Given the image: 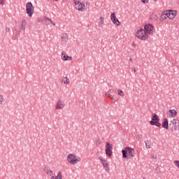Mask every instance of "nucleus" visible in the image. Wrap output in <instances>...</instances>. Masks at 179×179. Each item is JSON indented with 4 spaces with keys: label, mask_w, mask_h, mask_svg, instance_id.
<instances>
[{
    "label": "nucleus",
    "mask_w": 179,
    "mask_h": 179,
    "mask_svg": "<svg viewBox=\"0 0 179 179\" xmlns=\"http://www.w3.org/2000/svg\"><path fill=\"white\" fill-rule=\"evenodd\" d=\"M75 8L79 12H85L87 9H88L90 4L87 1L80 2L78 0H74Z\"/></svg>",
    "instance_id": "obj_1"
},
{
    "label": "nucleus",
    "mask_w": 179,
    "mask_h": 179,
    "mask_svg": "<svg viewBox=\"0 0 179 179\" xmlns=\"http://www.w3.org/2000/svg\"><path fill=\"white\" fill-rule=\"evenodd\" d=\"M136 37L138 38V40H142L143 41H145L149 38L148 35L146 34V31L143 29H138L136 32Z\"/></svg>",
    "instance_id": "obj_2"
},
{
    "label": "nucleus",
    "mask_w": 179,
    "mask_h": 179,
    "mask_svg": "<svg viewBox=\"0 0 179 179\" xmlns=\"http://www.w3.org/2000/svg\"><path fill=\"white\" fill-rule=\"evenodd\" d=\"M67 162L69 164L75 166V164H78L80 162V158L75 155V154H69L67 156Z\"/></svg>",
    "instance_id": "obj_3"
},
{
    "label": "nucleus",
    "mask_w": 179,
    "mask_h": 179,
    "mask_svg": "<svg viewBox=\"0 0 179 179\" xmlns=\"http://www.w3.org/2000/svg\"><path fill=\"white\" fill-rule=\"evenodd\" d=\"M122 153L123 159H127V157H128L127 153H128L131 157H135L136 155L135 149L131 148L129 147H126L124 150H122Z\"/></svg>",
    "instance_id": "obj_4"
},
{
    "label": "nucleus",
    "mask_w": 179,
    "mask_h": 179,
    "mask_svg": "<svg viewBox=\"0 0 179 179\" xmlns=\"http://www.w3.org/2000/svg\"><path fill=\"white\" fill-rule=\"evenodd\" d=\"M169 127L172 132L179 131V120L178 119L173 118L169 123Z\"/></svg>",
    "instance_id": "obj_5"
},
{
    "label": "nucleus",
    "mask_w": 179,
    "mask_h": 179,
    "mask_svg": "<svg viewBox=\"0 0 179 179\" xmlns=\"http://www.w3.org/2000/svg\"><path fill=\"white\" fill-rule=\"evenodd\" d=\"M159 121H160L159 116H157V115L155 113H153L152 115V120L150 121V125H155V127L160 128V127H162V124L159 122Z\"/></svg>",
    "instance_id": "obj_6"
},
{
    "label": "nucleus",
    "mask_w": 179,
    "mask_h": 179,
    "mask_svg": "<svg viewBox=\"0 0 179 179\" xmlns=\"http://www.w3.org/2000/svg\"><path fill=\"white\" fill-rule=\"evenodd\" d=\"M26 13L28 14L29 17H31L34 14V6L31 2H28L26 3Z\"/></svg>",
    "instance_id": "obj_7"
},
{
    "label": "nucleus",
    "mask_w": 179,
    "mask_h": 179,
    "mask_svg": "<svg viewBox=\"0 0 179 179\" xmlns=\"http://www.w3.org/2000/svg\"><path fill=\"white\" fill-rule=\"evenodd\" d=\"M144 31L149 37V36H152L155 33V27L152 24H147L144 26Z\"/></svg>",
    "instance_id": "obj_8"
},
{
    "label": "nucleus",
    "mask_w": 179,
    "mask_h": 179,
    "mask_svg": "<svg viewBox=\"0 0 179 179\" xmlns=\"http://www.w3.org/2000/svg\"><path fill=\"white\" fill-rule=\"evenodd\" d=\"M105 149L106 156L111 157L113 156V145L107 142L105 145Z\"/></svg>",
    "instance_id": "obj_9"
},
{
    "label": "nucleus",
    "mask_w": 179,
    "mask_h": 179,
    "mask_svg": "<svg viewBox=\"0 0 179 179\" xmlns=\"http://www.w3.org/2000/svg\"><path fill=\"white\" fill-rule=\"evenodd\" d=\"M99 160L101 162L105 171L108 173V171H110V165L108 164V162H107V160L101 156L99 157Z\"/></svg>",
    "instance_id": "obj_10"
},
{
    "label": "nucleus",
    "mask_w": 179,
    "mask_h": 179,
    "mask_svg": "<svg viewBox=\"0 0 179 179\" xmlns=\"http://www.w3.org/2000/svg\"><path fill=\"white\" fill-rule=\"evenodd\" d=\"M55 110H64L65 108V101L62 99H59L55 106Z\"/></svg>",
    "instance_id": "obj_11"
},
{
    "label": "nucleus",
    "mask_w": 179,
    "mask_h": 179,
    "mask_svg": "<svg viewBox=\"0 0 179 179\" xmlns=\"http://www.w3.org/2000/svg\"><path fill=\"white\" fill-rule=\"evenodd\" d=\"M168 18L171 20H173V19H176V17L177 16V10H166Z\"/></svg>",
    "instance_id": "obj_12"
},
{
    "label": "nucleus",
    "mask_w": 179,
    "mask_h": 179,
    "mask_svg": "<svg viewBox=\"0 0 179 179\" xmlns=\"http://www.w3.org/2000/svg\"><path fill=\"white\" fill-rule=\"evenodd\" d=\"M177 110L176 109H171L166 113L168 118H176L177 117Z\"/></svg>",
    "instance_id": "obj_13"
},
{
    "label": "nucleus",
    "mask_w": 179,
    "mask_h": 179,
    "mask_svg": "<svg viewBox=\"0 0 179 179\" xmlns=\"http://www.w3.org/2000/svg\"><path fill=\"white\" fill-rule=\"evenodd\" d=\"M110 19H111L113 23H114V24H115V26H120L121 24V23L120 22V20H118V19L115 16V13H111Z\"/></svg>",
    "instance_id": "obj_14"
},
{
    "label": "nucleus",
    "mask_w": 179,
    "mask_h": 179,
    "mask_svg": "<svg viewBox=\"0 0 179 179\" xmlns=\"http://www.w3.org/2000/svg\"><path fill=\"white\" fill-rule=\"evenodd\" d=\"M61 59H62V61H72V57L69 56L65 52H62L61 54Z\"/></svg>",
    "instance_id": "obj_15"
},
{
    "label": "nucleus",
    "mask_w": 179,
    "mask_h": 179,
    "mask_svg": "<svg viewBox=\"0 0 179 179\" xmlns=\"http://www.w3.org/2000/svg\"><path fill=\"white\" fill-rule=\"evenodd\" d=\"M61 83L63 85H69L71 80L67 76H63L60 80Z\"/></svg>",
    "instance_id": "obj_16"
},
{
    "label": "nucleus",
    "mask_w": 179,
    "mask_h": 179,
    "mask_svg": "<svg viewBox=\"0 0 179 179\" xmlns=\"http://www.w3.org/2000/svg\"><path fill=\"white\" fill-rule=\"evenodd\" d=\"M167 17H169V15L167 14V10H164L162 13V15L159 17V20L160 22H164V20H166Z\"/></svg>",
    "instance_id": "obj_17"
},
{
    "label": "nucleus",
    "mask_w": 179,
    "mask_h": 179,
    "mask_svg": "<svg viewBox=\"0 0 179 179\" xmlns=\"http://www.w3.org/2000/svg\"><path fill=\"white\" fill-rule=\"evenodd\" d=\"M162 127L164 129H166V130L169 129V120L167 118H164L163 119Z\"/></svg>",
    "instance_id": "obj_18"
},
{
    "label": "nucleus",
    "mask_w": 179,
    "mask_h": 179,
    "mask_svg": "<svg viewBox=\"0 0 179 179\" xmlns=\"http://www.w3.org/2000/svg\"><path fill=\"white\" fill-rule=\"evenodd\" d=\"M44 171L45 174H47V176H54V172L48 166H45L44 168Z\"/></svg>",
    "instance_id": "obj_19"
},
{
    "label": "nucleus",
    "mask_w": 179,
    "mask_h": 179,
    "mask_svg": "<svg viewBox=\"0 0 179 179\" xmlns=\"http://www.w3.org/2000/svg\"><path fill=\"white\" fill-rule=\"evenodd\" d=\"M69 38V36H68L67 34H63L61 36V41L62 43H66Z\"/></svg>",
    "instance_id": "obj_20"
},
{
    "label": "nucleus",
    "mask_w": 179,
    "mask_h": 179,
    "mask_svg": "<svg viewBox=\"0 0 179 179\" xmlns=\"http://www.w3.org/2000/svg\"><path fill=\"white\" fill-rule=\"evenodd\" d=\"M27 27V22L26 20H23L21 22V30H26V27Z\"/></svg>",
    "instance_id": "obj_21"
},
{
    "label": "nucleus",
    "mask_w": 179,
    "mask_h": 179,
    "mask_svg": "<svg viewBox=\"0 0 179 179\" xmlns=\"http://www.w3.org/2000/svg\"><path fill=\"white\" fill-rule=\"evenodd\" d=\"M150 19H151V20H154V22H156V20L159 19V16L157 15V14L152 13L150 17Z\"/></svg>",
    "instance_id": "obj_22"
},
{
    "label": "nucleus",
    "mask_w": 179,
    "mask_h": 179,
    "mask_svg": "<svg viewBox=\"0 0 179 179\" xmlns=\"http://www.w3.org/2000/svg\"><path fill=\"white\" fill-rule=\"evenodd\" d=\"M45 22L46 24H50V23H51V24H53V26H55V22L52 21L51 19L48 17L45 18Z\"/></svg>",
    "instance_id": "obj_23"
},
{
    "label": "nucleus",
    "mask_w": 179,
    "mask_h": 179,
    "mask_svg": "<svg viewBox=\"0 0 179 179\" xmlns=\"http://www.w3.org/2000/svg\"><path fill=\"white\" fill-rule=\"evenodd\" d=\"M99 27H103V26H104V17H99Z\"/></svg>",
    "instance_id": "obj_24"
},
{
    "label": "nucleus",
    "mask_w": 179,
    "mask_h": 179,
    "mask_svg": "<svg viewBox=\"0 0 179 179\" xmlns=\"http://www.w3.org/2000/svg\"><path fill=\"white\" fill-rule=\"evenodd\" d=\"M50 179H62V173L59 172L57 176H52Z\"/></svg>",
    "instance_id": "obj_25"
},
{
    "label": "nucleus",
    "mask_w": 179,
    "mask_h": 179,
    "mask_svg": "<svg viewBox=\"0 0 179 179\" xmlns=\"http://www.w3.org/2000/svg\"><path fill=\"white\" fill-rule=\"evenodd\" d=\"M117 94H119V96H120V97L125 96V94H124V92H122V90H117Z\"/></svg>",
    "instance_id": "obj_26"
},
{
    "label": "nucleus",
    "mask_w": 179,
    "mask_h": 179,
    "mask_svg": "<svg viewBox=\"0 0 179 179\" xmlns=\"http://www.w3.org/2000/svg\"><path fill=\"white\" fill-rule=\"evenodd\" d=\"M106 96H107V97H109V99H111V100H115V97H114V95L111 94H106Z\"/></svg>",
    "instance_id": "obj_27"
},
{
    "label": "nucleus",
    "mask_w": 179,
    "mask_h": 179,
    "mask_svg": "<svg viewBox=\"0 0 179 179\" xmlns=\"http://www.w3.org/2000/svg\"><path fill=\"white\" fill-rule=\"evenodd\" d=\"M142 3L144 5H148L149 3L150 0H140Z\"/></svg>",
    "instance_id": "obj_28"
},
{
    "label": "nucleus",
    "mask_w": 179,
    "mask_h": 179,
    "mask_svg": "<svg viewBox=\"0 0 179 179\" xmlns=\"http://www.w3.org/2000/svg\"><path fill=\"white\" fill-rule=\"evenodd\" d=\"M145 147H146L147 149H150L151 145H150V143L149 141L145 142Z\"/></svg>",
    "instance_id": "obj_29"
},
{
    "label": "nucleus",
    "mask_w": 179,
    "mask_h": 179,
    "mask_svg": "<svg viewBox=\"0 0 179 179\" xmlns=\"http://www.w3.org/2000/svg\"><path fill=\"white\" fill-rule=\"evenodd\" d=\"M4 100L5 99L3 98V96L0 95V105L3 103Z\"/></svg>",
    "instance_id": "obj_30"
},
{
    "label": "nucleus",
    "mask_w": 179,
    "mask_h": 179,
    "mask_svg": "<svg viewBox=\"0 0 179 179\" xmlns=\"http://www.w3.org/2000/svg\"><path fill=\"white\" fill-rule=\"evenodd\" d=\"M6 33H10V28L6 27Z\"/></svg>",
    "instance_id": "obj_31"
},
{
    "label": "nucleus",
    "mask_w": 179,
    "mask_h": 179,
    "mask_svg": "<svg viewBox=\"0 0 179 179\" xmlns=\"http://www.w3.org/2000/svg\"><path fill=\"white\" fill-rule=\"evenodd\" d=\"M95 143L96 145H100V140H96Z\"/></svg>",
    "instance_id": "obj_32"
},
{
    "label": "nucleus",
    "mask_w": 179,
    "mask_h": 179,
    "mask_svg": "<svg viewBox=\"0 0 179 179\" xmlns=\"http://www.w3.org/2000/svg\"><path fill=\"white\" fill-rule=\"evenodd\" d=\"M3 3H4L3 0H0V5H3Z\"/></svg>",
    "instance_id": "obj_33"
},
{
    "label": "nucleus",
    "mask_w": 179,
    "mask_h": 179,
    "mask_svg": "<svg viewBox=\"0 0 179 179\" xmlns=\"http://www.w3.org/2000/svg\"><path fill=\"white\" fill-rule=\"evenodd\" d=\"M152 157H154L155 159H156V157H157V155L156 154H153L152 155Z\"/></svg>",
    "instance_id": "obj_34"
},
{
    "label": "nucleus",
    "mask_w": 179,
    "mask_h": 179,
    "mask_svg": "<svg viewBox=\"0 0 179 179\" xmlns=\"http://www.w3.org/2000/svg\"><path fill=\"white\" fill-rule=\"evenodd\" d=\"M154 1V2H157V1H159V0H153Z\"/></svg>",
    "instance_id": "obj_35"
},
{
    "label": "nucleus",
    "mask_w": 179,
    "mask_h": 179,
    "mask_svg": "<svg viewBox=\"0 0 179 179\" xmlns=\"http://www.w3.org/2000/svg\"><path fill=\"white\" fill-rule=\"evenodd\" d=\"M130 61H132V59H130Z\"/></svg>",
    "instance_id": "obj_36"
},
{
    "label": "nucleus",
    "mask_w": 179,
    "mask_h": 179,
    "mask_svg": "<svg viewBox=\"0 0 179 179\" xmlns=\"http://www.w3.org/2000/svg\"><path fill=\"white\" fill-rule=\"evenodd\" d=\"M55 1H58V0H55Z\"/></svg>",
    "instance_id": "obj_37"
}]
</instances>
